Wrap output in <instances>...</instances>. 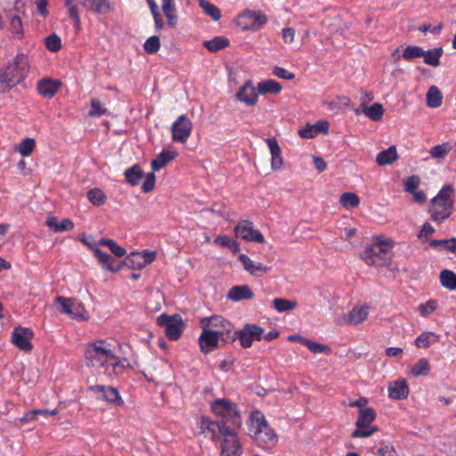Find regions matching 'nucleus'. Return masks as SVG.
Returning <instances> with one entry per match:
<instances>
[{
  "mask_svg": "<svg viewBox=\"0 0 456 456\" xmlns=\"http://www.w3.org/2000/svg\"><path fill=\"white\" fill-rule=\"evenodd\" d=\"M28 60L24 54L17 55L0 69V93H4L20 83L28 72Z\"/></svg>",
  "mask_w": 456,
  "mask_h": 456,
  "instance_id": "obj_1",
  "label": "nucleus"
},
{
  "mask_svg": "<svg viewBox=\"0 0 456 456\" xmlns=\"http://www.w3.org/2000/svg\"><path fill=\"white\" fill-rule=\"evenodd\" d=\"M248 434L252 440L262 448L273 446L277 443V435L268 425L263 413L255 411L250 415Z\"/></svg>",
  "mask_w": 456,
  "mask_h": 456,
  "instance_id": "obj_2",
  "label": "nucleus"
},
{
  "mask_svg": "<svg viewBox=\"0 0 456 456\" xmlns=\"http://www.w3.org/2000/svg\"><path fill=\"white\" fill-rule=\"evenodd\" d=\"M452 193V186L445 184L437 195L431 200L428 212L433 222L441 224L451 216L454 209Z\"/></svg>",
  "mask_w": 456,
  "mask_h": 456,
  "instance_id": "obj_3",
  "label": "nucleus"
},
{
  "mask_svg": "<svg viewBox=\"0 0 456 456\" xmlns=\"http://www.w3.org/2000/svg\"><path fill=\"white\" fill-rule=\"evenodd\" d=\"M85 356L87 365L94 368L109 366L115 368L118 365L117 357L104 340L89 344L86 346Z\"/></svg>",
  "mask_w": 456,
  "mask_h": 456,
  "instance_id": "obj_4",
  "label": "nucleus"
},
{
  "mask_svg": "<svg viewBox=\"0 0 456 456\" xmlns=\"http://www.w3.org/2000/svg\"><path fill=\"white\" fill-rule=\"evenodd\" d=\"M394 241L390 239L379 240L370 247H366L362 254V259L368 265L388 267L392 263L390 249Z\"/></svg>",
  "mask_w": 456,
  "mask_h": 456,
  "instance_id": "obj_5",
  "label": "nucleus"
},
{
  "mask_svg": "<svg viewBox=\"0 0 456 456\" xmlns=\"http://www.w3.org/2000/svg\"><path fill=\"white\" fill-rule=\"evenodd\" d=\"M211 407L213 412L222 418L221 424L232 428H240L242 419L236 403L224 398L216 400Z\"/></svg>",
  "mask_w": 456,
  "mask_h": 456,
  "instance_id": "obj_6",
  "label": "nucleus"
},
{
  "mask_svg": "<svg viewBox=\"0 0 456 456\" xmlns=\"http://www.w3.org/2000/svg\"><path fill=\"white\" fill-rule=\"evenodd\" d=\"M377 417L376 411L373 408H362L359 410V416L355 422L356 428L352 432L351 437H370L375 434L379 428L377 426H370Z\"/></svg>",
  "mask_w": 456,
  "mask_h": 456,
  "instance_id": "obj_7",
  "label": "nucleus"
},
{
  "mask_svg": "<svg viewBox=\"0 0 456 456\" xmlns=\"http://www.w3.org/2000/svg\"><path fill=\"white\" fill-rule=\"evenodd\" d=\"M158 325L165 328V334L169 340H177L183 332V322L179 314H162L157 318Z\"/></svg>",
  "mask_w": 456,
  "mask_h": 456,
  "instance_id": "obj_8",
  "label": "nucleus"
},
{
  "mask_svg": "<svg viewBox=\"0 0 456 456\" xmlns=\"http://www.w3.org/2000/svg\"><path fill=\"white\" fill-rule=\"evenodd\" d=\"M238 429L228 428L221 436L222 456H240L241 447L236 432Z\"/></svg>",
  "mask_w": 456,
  "mask_h": 456,
  "instance_id": "obj_9",
  "label": "nucleus"
},
{
  "mask_svg": "<svg viewBox=\"0 0 456 456\" xmlns=\"http://www.w3.org/2000/svg\"><path fill=\"white\" fill-rule=\"evenodd\" d=\"M155 257L154 251L132 252L124 260L119 261V265H122V267L127 266L129 269L140 270L152 263Z\"/></svg>",
  "mask_w": 456,
  "mask_h": 456,
  "instance_id": "obj_10",
  "label": "nucleus"
},
{
  "mask_svg": "<svg viewBox=\"0 0 456 456\" xmlns=\"http://www.w3.org/2000/svg\"><path fill=\"white\" fill-rule=\"evenodd\" d=\"M264 331V328L256 324L246 323L241 330L236 331V334H239L240 345L243 348H249L254 341L262 339Z\"/></svg>",
  "mask_w": 456,
  "mask_h": 456,
  "instance_id": "obj_11",
  "label": "nucleus"
},
{
  "mask_svg": "<svg viewBox=\"0 0 456 456\" xmlns=\"http://www.w3.org/2000/svg\"><path fill=\"white\" fill-rule=\"evenodd\" d=\"M171 131L175 142H186L192 131V123L187 116L182 115L173 123Z\"/></svg>",
  "mask_w": 456,
  "mask_h": 456,
  "instance_id": "obj_12",
  "label": "nucleus"
},
{
  "mask_svg": "<svg viewBox=\"0 0 456 456\" xmlns=\"http://www.w3.org/2000/svg\"><path fill=\"white\" fill-rule=\"evenodd\" d=\"M234 232L237 237L248 241H255L257 243H263L265 241L264 235L258 230L254 229L253 223L249 220L239 222L234 228Z\"/></svg>",
  "mask_w": 456,
  "mask_h": 456,
  "instance_id": "obj_13",
  "label": "nucleus"
},
{
  "mask_svg": "<svg viewBox=\"0 0 456 456\" xmlns=\"http://www.w3.org/2000/svg\"><path fill=\"white\" fill-rule=\"evenodd\" d=\"M200 433L211 440L221 439V436L228 427L218 421L211 420L208 417H202L200 423Z\"/></svg>",
  "mask_w": 456,
  "mask_h": 456,
  "instance_id": "obj_14",
  "label": "nucleus"
},
{
  "mask_svg": "<svg viewBox=\"0 0 456 456\" xmlns=\"http://www.w3.org/2000/svg\"><path fill=\"white\" fill-rule=\"evenodd\" d=\"M34 332L29 328L16 327L12 333L11 341L20 350L30 352L33 345L30 340L33 338Z\"/></svg>",
  "mask_w": 456,
  "mask_h": 456,
  "instance_id": "obj_15",
  "label": "nucleus"
},
{
  "mask_svg": "<svg viewBox=\"0 0 456 456\" xmlns=\"http://www.w3.org/2000/svg\"><path fill=\"white\" fill-rule=\"evenodd\" d=\"M236 98L247 106H254L258 100V94L251 82L247 80L236 93Z\"/></svg>",
  "mask_w": 456,
  "mask_h": 456,
  "instance_id": "obj_16",
  "label": "nucleus"
},
{
  "mask_svg": "<svg viewBox=\"0 0 456 456\" xmlns=\"http://www.w3.org/2000/svg\"><path fill=\"white\" fill-rule=\"evenodd\" d=\"M216 332L202 330L199 338V344L202 353L208 354L218 347L220 339L216 337Z\"/></svg>",
  "mask_w": 456,
  "mask_h": 456,
  "instance_id": "obj_17",
  "label": "nucleus"
},
{
  "mask_svg": "<svg viewBox=\"0 0 456 456\" xmlns=\"http://www.w3.org/2000/svg\"><path fill=\"white\" fill-rule=\"evenodd\" d=\"M90 389L99 394L103 400L109 403H115L118 406L122 405L124 403L119 396L118 390L112 387L95 385L92 386Z\"/></svg>",
  "mask_w": 456,
  "mask_h": 456,
  "instance_id": "obj_18",
  "label": "nucleus"
},
{
  "mask_svg": "<svg viewBox=\"0 0 456 456\" xmlns=\"http://www.w3.org/2000/svg\"><path fill=\"white\" fill-rule=\"evenodd\" d=\"M244 269L253 276H262L269 272L270 267L257 262H253L247 255L240 254L238 256Z\"/></svg>",
  "mask_w": 456,
  "mask_h": 456,
  "instance_id": "obj_19",
  "label": "nucleus"
},
{
  "mask_svg": "<svg viewBox=\"0 0 456 456\" xmlns=\"http://www.w3.org/2000/svg\"><path fill=\"white\" fill-rule=\"evenodd\" d=\"M94 256L99 260L102 268L117 273L121 270L122 265H119V261H116L110 254L102 251L100 248H94Z\"/></svg>",
  "mask_w": 456,
  "mask_h": 456,
  "instance_id": "obj_20",
  "label": "nucleus"
},
{
  "mask_svg": "<svg viewBox=\"0 0 456 456\" xmlns=\"http://www.w3.org/2000/svg\"><path fill=\"white\" fill-rule=\"evenodd\" d=\"M61 85V82L58 80L43 78L37 83V91L39 94L50 99L58 92Z\"/></svg>",
  "mask_w": 456,
  "mask_h": 456,
  "instance_id": "obj_21",
  "label": "nucleus"
},
{
  "mask_svg": "<svg viewBox=\"0 0 456 456\" xmlns=\"http://www.w3.org/2000/svg\"><path fill=\"white\" fill-rule=\"evenodd\" d=\"M239 19L248 20L250 22V24L245 23V25H243L244 29H248L249 27L253 28L255 26L260 28L267 22V18L264 13L250 10L245 11L239 16Z\"/></svg>",
  "mask_w": 456,
  "mask_h": 456,
  "instance_id": "obj_22",
  "label": "nucleus"
},
{
  "mask_svg": "<svg viewBox=\"0 0 456 456\" xmlns=\"http://www.w3.org/2000/svg\"><path fill=\"white\" fill-rule=\"evenodd\" d=\"M265 142L269 147L272 155V168L273 170L281 169L283 164V160L281 157V151L277 139L275 137H270L267 138Z\"/></svg>",
  "mask_w": 456,
  "mask_h": 456,
  "instance_id": "obj_23",
  "label": "nucleus"
},
{
  "mask_svg": "<svg viewBox=\"0 0 456 456\" xmlns=\"http://www.w3.org/2000/svg\"><path fill=\"white\" fill-rule=\"evenodd\" d=\"M254 293L248 285H237L230 289L227 293V298L238 302L240 300H248L253 298Z\"/></svg>",
  "mask_w": 456,
  "mask_h": 456,
  "instance_id": "obj_24",
  "label": "nucleus"
},
{
  "mask_svg": "<svg viewBox=\"0 0 456 456\" xmlns=\"http://www.w3.org/2000/svg\"><path fill=\"white\" fill-rule=\"evenodd\" d=\"M389 397L395 400H403L409 395V387L405 379L391 383L388 387Z\"/></svg>",
  "mask_w": 456,
  "mask_h": 456,
  "instance_id": "obj_25",
  "label": "nucleus"
},
{
  "mask_svg": "<svg viewBox=\"0 0 456 456\" xmlns=\"http://www.w3.org/2000/svg\"><path fill=\"white\" fill-rule=\"evenodd\" d=\"M80 2L86 9L98 14H106L110 10V0H80Z\"/></svg>",
  "mask_w": 456,
  "mask_h": 456,
  "instance_id": "obj_26",
  "label": "nucleus"
},
{
  "mask_svg": "<svg viewBox=\"0 0 456 456\" xmlns=\"http://www.w3.org/2000/svg\"><path fill=\"white\" fill-rule=\"evenodd\" d=\"M398 159L396 147L392 145L387 150L380 151L376 157V162L379 166L383 167L392 164Z\"/></svg>",
  "mask_w": 456,
  "mask_h": 456,
  "instance_id": "obj_27",
  "label": "nucleus"
},
{
  "mask_svg": "<svg viewBox=\"0 0 456 456\" xmlns=\"http://www.w3.org/2000/svg\"><path fill=\"white\" fill-rule=\"evenodd\" d=\"M162 11L170 28H176L177 15L174 0H162Z\"/></svg>",
  "mask_w": 456,
  "mask_h": 456,
  "instance_id": "obj_28",
  "label": "nucleus"
},
{
  "mask_svg": "<svg viewBox=\"0 0 456 456\" xmlns=\"http://www.w3.org/2000/svg\"><path fill=\"white\" fill-rule=\"evenodd\" d=\"M56 302L59 304L58 310L62 314H67L73 318H78L81 315L80 312H74L72 306L77 305V300L71 298H65L63 297H58Z\"/></svg>",
  "mask_w": 456,
  "mask_h": 456,
  "instance_id": "obj_29",
  "label": "nucleus"
},
{
  "mask_svg": "<svg viewBox=\"0 0 456 456\" xmlns=\"http://www.w3.org/2000/svg\"><path fill=\"white\" fill-rule=\"evenodd\" d=\"M178 156L176 151H164L160 154H159L152 161H151V168L153 171H159L162 167H164L167 162L174 159Z\"/></svg>",
  "mask_w": 456,
  "mask_h": 456,
  "instance_id": "obj_30",
  "label": "nucleus"
},
{
  "mask_svg": "<svg viewBox=\"0 0 456 456\" xmlns=\"http://www.w3.org/2000/svg\"><path fill=\"white\" fill-rule=\"evenodd\" d=\"M126 181L132 186L138 185L144 176L143 171L139 164L127 168L124 173Z\"/></svg>",
  "mask_w": 456,
  "mask_h": 456,
  "instance_id": "obj_31",
  "label": "nucleus"
},
{
  "mask_svg": "<svg viewBox=\"0 0 456 456\" xmlns=\"http://www.w3.org/2000/svg\"><path fill=\"white\" fill-rule=\"evenodd\" d=\"M427 105L430 108H438L443 103V94L436 86H431L426 94Z\"/></svg>",
  "mask_w": 456,
  "mask_h": 456,
  "instance_id": "obj_32",
  "label": "nucleus"
},
{
  "mask_svg": "<svg viewBox=\"0 0 456 456\" xmlns=\"http://www.w3.org/2000/svg\"><path fill=\"white\" fill-rule=\"evenodd\" d=\"M439 281L443 288L456 290V273L449 269H444L439 274Z\"/></svg>",
  "mask_w": 456,
  "mask_h": 456,
  "instance_id": "obj_33",
  "label": "nucleus"
},
{
  "mask_svg": "<svg viewBox=\"0 0 456 456\" xmlns=\"http://www.w3.org/2000/svg\"><path fill=\"white\" fill-rule=\"evenodd\" d=\"M230 41L223 36L215 37L211 40L204 41L203 45L211 53L218 52L227 47Z\"/></svg>",
  "mask_w": 456,
  "mask_h": 456,
  "instance_id": "obj_34",
  "label": "nucleus"
},
{
  "mask_svg": "<svg viewBox=\"0 0 456 456\" xmlns=\"http://www.w3.org/2000/svg\"><path fill=\"white\" fill-rule=\"evenodd\" d=\"M444 53L443 47H436L428 51L424 50V62L428 65L437 67L440 65V58Z\"/></svg>",
  "mask_w": 456,
  "mask_h": 456,
  "instance_id": "obj_35",
  "label": "nucleus"
},
{
  "mask_svg": "<svg viewBox=\"0 0 456 456\" xmlns=\"http://www.w3.org/2000/svg\"><path fill=\"white\" fill-rule=\"evenodd\" d=\"M440 338L439 335L434 332H423L415 339V346L418 348H428L431 345L436 343Z\"/></svg>",
  "mask_w": 456,
  "mask_h": 456,
  "instance_id": "obj_36",
  "label": "nucleus"
},
{
  "mask_svg": "<svg viewBox=\"0 0 456 456\" xmlns=\"http://www.w3.org/2000/svg\"><path fill=\"white\" fill-rule=\"evenodd\" d=\"M282 89L281 85L273 79H267L257 84L258 94H265L267 93L277 94Z\"/></svg>",
  "mask_w": 456,
  "mask_h": 456,
  "instance_id": "obj_37",
  "label": "nucleus"
},
{
  "mask_svg": "<svg viewBox=\"0 0 456 456\" xmlns=\"http://www.w3.org/2000/svg\"><path fill=\"white\" fill-rule=\"evenodd\" d=\"M224 319V318L220 315L204 317L200 320V327L205 330H216L220 328V324H222Z\"/></svg>",
  "mask_w": 456,
  "mask_h": 456,
  "instance_id": "obj_38",
  "label": "nucleus"
},
{
  "mask_svg": "<svg viewBox=\"0 0 456 456\" xmlns=\"http://www.w3.org/2000/svg\"><path fill=\"white\" fill-rule=\"evenodd\" d=\"M430 370V364L426 358H420L413 364L411 373L413 377L427 376Z\"/></svg>",
  "mask_w": 456,
  "mask_h": 456,
  "instance_id": "obj_39",
  "label": "nucleus"
},
{
  "mask_svg": "<svg viewBox=\"0 0 456 456\" xmlns=\"http://www.w3.org/2000/svg\"><path fill=\"white\" fill-rule=\"evenodd\" d=\"M365 116L369 117L373 121H379L383 118L384 108L380 103H374L370 107L362 110Z\"/></svg>",
  "mask_w": 456,
  "mask_h": 456,
  "instance_id": "obj_40",
  "label": "nucleus"
},
{
  "mask_svg": "<svg viewBox=\"0 0 456 456\" xmlns=\"http://www.w3.org/2000/svg\"><path fill=\"white\" fill-rule=\"evenodd\" d=\"M88 200L94 206H102L107 200V196L99 188H94L87 191Z\"/></svg>",
  "mask_w": 456,
  "mask_h": 456,
  "instance_id": "obj_41",
  "label": "nucleus"
},
{
  "mask_svg": "<svg viewBox=\"0 0 456 456\" xmlns=\"http://www.w3.org/2000/svg\"><path fill=\"white\" fill-rule=\"evenodd\" d=\"M198 2L200 6L203 9L206 14L210 16L216 21L220 20L221 12L216 5L206 0H198Z\"/></svg>",
  "mask_w": 456,
  "mask_h": 456,
  "instance_id": "obj_42",
  "label": "nucleus"
},
{
  "mask_svg": "<svg viewBox=\"0 0 456 456\" xmlns=\"http://www.w3.org/2000/svg\"><path fill=\"white\" fill-rule=\"evenodd\" d=\"M273 304L274 308L280 313L290 311L297 305L296 300H288L281 297L274 298Z\"/></svg>",
  "mask_w": 456,
  "mask_h": 456,
  "instance_id": "obj_43",
  "label": "nucleus"
},
{
  "mask_svg": "<svg viewBox=\"0 0 456 456\" xmlns=\"http://www.w3.org/2000/svg\"><path fill=\"white\" fill-rule=\"evenodd\" d=\"M340 204L346 208H357L360 204L359 197L354 192H344L340 196Z\"/></svg>",
  "mask_w": 456,
  "mask_h": 456,
  "instance_id": "obj_44",
  "label": "nucleus"
},
{
  "mask_svg": "<svg viewBox=\"0 0 456 456\" xmlns=\"http://www.w3.org/2000/svg\"><path fill=\"white\" fill-rule=\"evenodd\" d=\"M99 245L108 247L110 250L118 257H122L126 254V250L124 248L118 245L111 239H101L99 240Z\"/></svg>",
  "mask_w": 456,
  "mask_h": 456,
  "instance_id": "obj_45",
  "label": "nucleus"
},
{
  "mask_svg": "<svg viewBox=\"0 0 456 456\" xmlns=\"http://www.w3.org/2000/svg\"><path fill=\"white\" fill-rule=\"evenodd\" d=\"M36 146V141L33 138L23 139L17 146V151L22 157L29 156Z\"/></svg>",
  "mask_w": 456,
  "mask_h": 456,
  "instance_id": "obj_46",
  "label": "nucleus"
},
{
  "mask_svg": "<svg viewBox=\"0 0 456 456\" xmlns=\"http://www.w3.org/2000/svg\"><path fill=\"white\" fill-rule=\"evenodd\" d=\"M424 55V49L418 45H408L403 52L402 57L405 61L420 58Z\"/></svg>",
  "mask_w": 456,
  "mask_h": 456,
  "instance_id": "obj_47",
  "label": "nucleus"
},
{
  "mask_svg": "<svg viewBox=\"0 0 456 456\" xmlns=\"http://www.w3.org/2000/svg\"><path fill=\"white\" fill-rule=\"evenodd\" d=\"M367 311L362 308L354 307L348 314V322L357 324L362 322L367 317Z\"/></svg>",
  "mask_w": 456,
  "mask_h": 456,
  "instance_id": "obj_48",
  "label": "nucleus"
},
{
  "mask_svg": "<svg viewBox=\"0 0 456 456\" xmlns=\"http://www.w3.org/2000/svg\"><path fill=\"white\" fill-rule=\"evenodd\" d=\"M450 151L449 143L437 144L430 149L429 154L433 159H444Z\"/></svg>",
  "mask_w": 456,
  "mask_h": 456,
  "instance_id": "obj_49",
  "label": "nucleus"
},
{
  "mask_svg": "<svg viewBox=\"0 0 456 456\" xmlns=\"http://www.w3.org/2000/svg\"><path fill=\"white\" fill-rule=\"evenodd\" d=\"M144 51L149 54L156 53L160 48V40L158 36L150 37L143 45Z\"/></svg>",
  "mask_w": 456,
  "mask_h": 456,
  "instance_id": "obj_50",
  "label": "nucleus"
},
{
  "mask_svg": "<svg viewBox=\"0 0 456 456\" xmlns=\"http://www.w3.org/2000/svg\"><path fill=\"white\" fill-rule=\"evenodd\" d=\"M45 45L49 51L56 53L61 48V40L53 33L45 37Z\"/></svg>",
  "mask_w": 456,
  "mask_h": 456,
  "instance_id": "obj_51",
  "label": "nucleus"
},
{
  "mask_svg": "<svg viewBox=\"0 0 456 456\" xmlns=\"http://www.w3.org/2000/svg\"><path fill=\"white\" fill-rule=\"evenodd\" d=\"M107 112V109L102 106L99 99H91V110L88 112L90 117H101Z\"/></svg>",
  "mask_w": 456,
  "mask_h": 456,
  "instance_id": "obj_52",
  "label": "nucleus"
},
{
  "mask_svg": "<svg viewBox=\"0 0 456 456\" xmlns=\"http://www.w3.org/2000/svg\"><path fill=\"white\" fill-rule=\"evenodd\" d=\"M437 308V301L430 299L424 304H420L418 307L419 312L422 317H427L431 313L435 312Z\"/></svg>",
  "mask_w": 456,
  "mask_h": 456,
  "instance_id": "obj_53",
  "label": "nucleus"
},
{
  "mask_svg": "<svg viewBox=\"0 0 456 456\" xmlns=\"http://www.w3.org/2000/svg\"><path fill=\"white\" fill-rule=\"evenodd\" d=\"M419 184L420 178L419 177V175H412L411 176H408L403 183L404 191L409 193L414 192V191L417 190Z\"/></svg>",
  "mask_w": 456,
  "mask_h": 456,
  "instance_id": "obj_54",
  "label": "nucleus"
},
{
  "mask_svg": "<svg viewBox=\"0 0 456 456\" xmlns=\"http://www.w3.org/2000/svg\"><path fill=\"white\" fill-rule=\"evenodd\" d=\"M305 346L314 354H328L330 352V348L328 346L314 342L310 339L306 341Z\"/></svg>",
  "mask_w": 456,
  "mask_h": 456,
  "instance_id": "obj_55",
  "label": "nucleus"
},
{
  "mask_svg": "<svg viewBox=\"0 0 456 456\" xmlns=\"http://www.w3.org/2000/svg\"><path fill=\"white\" fill-rule=\"evenodd\" d=\"M154 172L155 171L152 170V172L148 173L145 175V180H144V182L142 183V191L144 193H148V192L151 191L154 189V187H155L156 176H155Z\"/></svg>",
  "mask_w": 456,
  "mask_h": 456,
  "instance_id": "obj_56",
  "label": "nucleus"
},
{
  "mask_svg": "<svg viewBox=\"0 0 456 456\" xmlns=\"http://www.w3.org/2000/svg\"><path fill=\"white\" fill-rule=\"evenodd\" d=\"M68 13H69V18L74 22V27H75L76 30L79 31L81 29V20H80V16H79L78 4H77L72 8H69V10L68 11Z\"/></svg>",
  "mask_w": 456,
  "mask_h": 456,
  "instance_id": "obj_57",
  "label": "nucleus"
},
{
  "mask_svg": "<svg viewBox=\"0 0 456 456\" xmlns=\"http://www.w3.org/2000/svg\"><path fill=\"white\" fill-rule=\"evenodd\" d=\"M10 28L13 34L22 35V23L20 16L13 15L10 17Z\"/></svg>",
  "mask_w": 456,
  "mask_h": 456,
  "instance_id": "obj_58",
  "label": "nucleus"
},
{
  "mask_svg": "<svg viewBox=\"0 0 456 456\" xmlns=\"http://www.w3.org/2000/svg\"><path fill=\"white\" fill-rule=\"evenodd\" d=\"M298 134L301 138L311 139L317 135L314 125L307 124L304 128L298 131Z\"/></svg>",
  "mask_w": 456,
  "mask_h": 456,
  "instance_id": "obj_59",
  "label": "nucleus"
},
{
  "mask_svg": "<svg viewBox=\"0 0 456 456\" xmlns=\"http://www.w3.org/2000/svg\"><path fill=\"white\" fill-rule=\"evenodd\" d=\"M273 74L280 78H284L287 80H291L295 77L294 73H291L281 67H275L273 70Z\"/></svg>",
  "mask_w": 456,
  "mask_h": 456,
  "instance_id": "obj_60",
  "label": "nucleus"
},
{
  "mask_svg": "<svg viewBox=\"0 0 456 456\" xmlns=\"http://www.w3.org/2000/svg\"><path fill=\"white\" fill-rule=\"evenodd\" d=\"M283 41L291 44L294 41L296 31L293 28H284L281 31Z\"/></svg>",
  "mask_w": 456,
  "mask_h": 456,
  "instance_id": "obj_61",
  "label": "nucleus"
},
{
  "mask_svg": "<svg viewBox=\"0 0 456 456\" xmlns=\"http://www.w3.org/2000/svg\"><path fill=\"white\" fill-rule=\"evenodd\" d=\"M237 339L239 340V334H236V331H232V330L225 332L222 337H220V341L224 344L233 343Z\"/></svg>",
  "mask_w": 456,
  "mask_h": 456,
  "instance_id": "obj_62",
  "label": "nucleus"
},
{
  "mask_svg": "<svg viewBox=\"0 0 456 456\" xmlns=\"http://www.w3.org/2000/svg\"><path fill=\"white\" fill-rule=\"evenodd\" d=\"M378 455L379 456H397V452L394 446L385 444L378 450Z\"/></svg>",
  "mask_w": 456,
  "mask_h": 456,
  "instance_id": "obj_63",
  "label": "nucleus"
},
{
  "mask_svg": "<svg viewBox=\"0 0 456 456\" xmlns=\"http://www.w3.org/2000/svg\"><path fill=\"white\" fill-rule=\"evenodd\" d=\"M232 324L230 322L226 321L225 319H224L222 324H220V328L214 331L217 333L216 337L220 339V337H222L225 332L232 330Z\"/></svg>",
  "mask_w": 456,
  "mask_h": 456,
  "instance_id": "obj_64",
  "label": "nucleus"
}]
</instances>
